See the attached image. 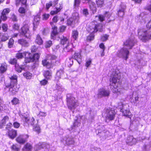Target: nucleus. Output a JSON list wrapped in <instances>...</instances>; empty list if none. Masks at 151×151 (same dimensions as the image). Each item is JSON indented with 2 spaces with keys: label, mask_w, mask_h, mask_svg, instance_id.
<instances>
[{
  "label": "nucleus",
  "mask_w": 151,
  "mask_h": 151,
  "mask_svg": "<svg viewBox=\"0 0 151 151\" xmlns=\"http://www.w3.org/2000/svg\"><path fill=\"white\" fill-rule=\"evenodd\" d=\"M17 76L15 75H13L10 77V82L5 83L4 89L5 91L10 92L12 95L17 93L18 90V88L17 86Z\"/></svg>",
  "instance_id": "1"
},
{
  "label": "nucleus",
  "mask_w": 151,
  "mask_h": 151,
  "mask_svg": "<svg viewBox=\"0 0 151 151\" xmlns=\"http://www.w3.org/2000/svg\"><path fill=\"white\" fill-rule=\"evenodd\" d=\"M147 29L138 30L139 38L143 41H145L151 39V19L146 25Z\"/></svg>",
  "instance_id": "2"
},
{
  "label": "nucleus",
  "mask_w": 151,
  "mask_h": 151,
  "mask_svg": "<svg viewBox=\"0 0 151 151\" xmlns=\"http://www.w3.org/2000/svg\"><path fill=\"white\" fill-rule=\"evenodd\" d=\"M120 78V73H117L116 71H113L111 75L110 80L111 82L112 83V85H111V89L113 92L114 93H117L118 92H120V90L119 89V88L118 86L116 85V84L117 85L119 81V79Z\"/></svg>",
  "instance_id": "3"
},
{
  "label": "nucleus",
  "mask_w": 151,
  "mask_h": 151,
  "mask_svg": "<svg viewBox=\"0 0 151 151\" xmlns=\"http://www.w3.org/2000/svg\"><path fill=\"white\" fill-rule=\"evenodd\" d=\"M67 102L68 108L74 112L73 109H74L78 106L76 101L75 98L71 94H68L67 95Z\"/></svg>",
  "instance_id": "4"
},
{
  "label": "nucleus",
  "mask_w": 151,
  "mask_h": 151,
  "mask_svg": "<svg viewBox=\"0 0 151 151\" xmlns=\"http://www.w3.org/2000/svg\"><path fill=\"white\" fill-rule=\"evenodd\" d=\"M60 142L62 145H74L75 142L74 139L71 136L67 135L60 140Z\"/></svg>",
  "instance_id": "5"
},
{
  "label": "nucleus",
  "mask_w": 151,
  "mask_h": 151,
  "mask_svg": "<svg viewBox=\"0 0 151 151\" xmlns=\"http://www.w3.org/2000/svg\"><path fill=\"white\" fill-rule=\"evenodd\" d=\"M106 121H111L113 120L115 117L116 113L114 110L110 109H106Z\"/></svg>",
  "instance_id": "6"
},
{
  "label": "nucleus",
  "mask_w": 151,
  "mask_h": 151,
  "mask_svg": "<svg viewBox=\"0 0 151 151\" xmlns=\"http://www.w3.org/2000/svg\"><path fill=\"white\" fill-rule=\"evenodd\" d=\"M129 54V52L128 49L124 46L117 52V56L120 58H121L127 60L128 58Z\"/></svg>",
  "instance_id": "7"
},
{
  "label": "nucleus",
  "mask_w": 151,
  "mask_h": 151,
  "mask_svg": "<svg viewBox=\"0 0 151 151\" xmlns=\"http://www.w3.org/2000/svg\"><path fill=\"white\" fill-rule=\"evenodd\" d=\"M29 26L27 24L24 25L22 28L20 32L21 34L27 38L31 36V33L29 30Z\"/></svg>",
  "instance_id": "8"
},
{
  "label": "nucleus",
  "mask_w": 151,
  "mask_h": 151,
  "mask_svg": "<svg viewBox=\"0 0 151 151\" xmlns=\"http://www.w3.org/2000/svg\"><path fill=\"white\" fill-rule=\"evenodd\" d=\"M102 25L101 24H94L92 27L90 26L88 27L87 29V30L90 33H94L97 31H101V30Z\"/></svg>",
  "instance_id": "9"
},
{
  "label": "nucleus",
  "mask_w": 151,
  "mask_h": 151,
  "mask_svg": "<svg viewBox=\"0 0 151 151\" xmlns=\"http://www.w3.org/2000/svg\"><path fill=\"white\" fill-rule=\"evenodd\" d=\"M135 40L133 37H131L127 40L124 43L125 47L127 48L128 49H130L134 46V44L136 42Z\"/></svg>",
  "instance_id": "10"
},
{
  "label": "nucleus",
  "mask_w": 151,
  "mask_h": 151,
  "mask_svg": "<svg viewBox=\"0 0 151 151\" xmlns=\"http://www.w3.org/2000/svg\"><path fill=\"white\" fill-rule=\"evenodd\" d=\"M109 94L110 92L109 90L104 89H100L98 91L97 94L98 97L99 98L102 97L108 96H109Z\"/></svg>",
  "instance_id": "11"
},
{
  "label": "nucleus",
  "mask_w": 151,
  "mask_h": 151,
  "mask_svg": "<svg viewBox=\"0 0 151 151\" xmlns=\"http://www.w3.org/2000/svg\"><path fill=\"white\" fill-rule=\"evenodd\" d=\"M47 60H51V55H47L46 57V59L42 61L43 65L46 66L47 68H49L51 67L52 64L50 63L47 61Z\"/></svg>",
  "instance_id": "12"
},
{
  "label": "nucleus",
  "mask_w": 151,
  "mask_h": 151,
  "mask_svg": "<svg viewBox=\"0 0 151 151\" xmlns=\"http://www.w3.org/2000/svg\"><path fill=\"white\" fill-rule=\"evenodd\" d=\"M126 142L127 145L131 146L135 144L137 141L136 139L134 138L133 136H130L127 137Z\"/></svg>",
  "instance_id": "13"
},
{
  "label": "nucleus",
  "mask_w": 151,
  "mask_h": 151,
  "mask_svg": "<svg viewBox=\"0 0 151 151\" xmlns=\"http://www.w3.org/2000/svg\"><path fill=\"white\" fill-rule=\"evenodd\" d=\"M28 137L27 135H21L16 138V140L20 144H23L26 142V139Z\"/></svg>",
  "instance_id": "14"
},
{
  "label": "nucleus",
  "mask_w": 151,
  "mask_h": 151,
  "mask_svg": "<svg viewBox=\"0 0 151 151\" xmlns=\"http://www.w3.org/2000/svg\"><path fill=\"white\" fill-rule=\"evenodd\" d=\"M10 9L9 8L4 9L2 11L0 18L3 21H5L7 19L6 15L8 14L10 11Z\"/></svg>",
  "instance_id": "15"
},
{
  "label": "nucleus",
  "mask_w": 151,
  "mask_h": 151,
  "mask_svg": "<svg viewBox=\"0 0 151 151\" xmlns=\"http://www.w3.org/2000/svg\"><path fill=\"white\" fill-rule=\"evenodd\" d=\"M8 137L12 139H14L17 135V131L12 129L9 131H7Z\"/></svg>",
  "instance_id": "16"
},
{
  "label": "nucleus",
  "mask_w": 151,
  "mask_h": 151,
  "mask_svg": "<svg viewBox=\"0 0 151 151\" xmlns=\"http://www.w3.org/2000/svg\"><path fill=\"white\" fill-rule=\"evenodd\" d=\"M58 37L60 40L61 44L63 45H67V44L70 43L69 40L68 39L63 35H58Z\"/></svg>",
  "instance_id": "17"
},
{
  "label": "nucleus",
  "mask_w": 151,
  "mask_h": 151,
  "mask_svg": "<svg viewBox=\"0 0 151 151\" xmlns=\"http://www.w3.org/2000/svg\"><path fill=\"white\" fill-rule=\"evenodd\" d=\"M40 18L39 16L37 15L35 17L33 23V30L35 31L37 28L39 23Z\"/></svg>",
  "instance_id": "18"
},
{
  "label": "nucleus",
  "mask_w": 151,
  "mask_h": 151,
  "mask_svg": "<svg viewBox=\"0 0 151 151\" xmlns=\"http://www.w3.org/2000/svg\"><path fill=\"white\" fill-rule=\"evenodd\" d=\"M109 133V132L107 130H104V132L97 133V134L101 140H103L106 138Z\"/></svg>",
  "instance_id": "19"
},
{
  "label": "nucleus",
  "mask_w": 151,
  "mask_h": 151,
  "mask_svg": "<svg viewBox=\"0 0 151 151\" xmlns=\"http://www.w3.org/2000/svg\"><path fill=\"white\" fill-rule=\"evenodd\" d=\"M9 119V117L7 116H4L3 119L0 122V128H3L5 125L6 122L8 121Z\"/></svg>",
  "instance_id": "20"
},
{
  "label": "nucleus",
  "mask_w": 151,
  "mask_h": 151,
  "mask_svg": "<svg viewBox=\"0 0 151 151\" xmlns=\"http://www.w3.org/2000/svg\"><path fill=\"white\" fill-rule=\"evenodd\" d=\"M73 45L70 43L64 46L63 49V51L65 52H70L72 51V47Z\"/></svg>",
  "instance_id": "21"
},
{
  "label": "nucleus",
  "mask_w": 151,
  "mask_h": 151,
  "mask_svg": "<svg viewBox=\"0 0 151 151\" xmlns=\"http://www.w3.org/2000/svg\"><path fill=\"white\" fill-rule=\"evenodd\" d=\"M73 58L76 60L79 63H80L81 60V56L80 53L75 52L72 56Z\"/></svg>",
  "instance_id": "22"
},
{
  "label": "nucleus",
  "mask_w": 151,
  "mask_h": 151,
  "mask_svg": "<svg viewBox=\"0 0 151 151\" xmlns=\"http://www.w3.org/2000/svg\"><path fill=\"white\" fill-rule=\"evenodd\" d=\"M89 6L93 13L94 14L96 12V8L95 4L91 1L89 2Z\"/></svg>",
  "instance_id": "23"
},
{
  "label": "nucleus",
  "mask_w": 151,
  "mask_h": 151,
  "mask_svg": "<svg viewBox=\"0 0 151 151\" xmlns=\"http://www.w3.org/2000/svg\"><path fill=\"white\" fill-rule=\"evenodd\" d=\"M123 106L122 109H121V111L122 112L123 115L128 117H130L131 113L129 109H125Z\"/></svg>",
  "instance_id": "24"
},
{
  "label": "nucleus",
  "mask_w": 151,
  "mask_h": 151,
  "mask_svg": "<svg viewBox=\"0 0 151 151\" xmlns=\"http://www.w3.org/2000/svg\"><path fill=\"white\" fill-rule=\"evenodd\" d=\"M104 130H107L105 128L104 125L102 124L99 125L97 127V129L96 130V133H100L104 131Z\"/></svg>",
  "instance_id": "25"
},
{
  "label": "nucleus",
  "mask_w": 151,
  "mask_h": 151,
  "mask_svg": "<svg viewBox=\"0 0 151 151\" xmlns=\"http://www.w3.org/2000/svg\"><path fill=\"white\" fill-rule=\"evenodd\" d=\"M83 116L80 117L79 120V119L78 118L73 123V125L72 127V130L73 129H75L76 127H78L80 125V122L81 121L80 120L81 119H82Z\"/></svg>",
  "instance_id": "26"
},
{
  "label": "nucleus",
  "mask_w": 151,
  "mask_h": 151,
  "mask_svg": "<svg viewBox=\"0 0 151 151\" xmlns=\"http://www.w3.org/2000/svg\"><path fill=\"white\" fill-rule=\"evenodd\" d=\"M7 66L6 63H3L0 66V73H3L7 70Z\"/></svg>",
  "instance_id": "27"
},
{
  "label": "nucleus",
  "mask_w": 151,
  "mask_h": 151,
  "mask_svg": "<svg viewBox=\"0 0 151 151\" xmlns=\"http://www.w3.org/2000/svg\"><path fill=\"white\" fill-rule=\"evenodd\" d=\"M151 146V142L146 143L143 146L142 151H149Z\"/></svg>",
  "instance_id": "28"
},
{
  "label": "nucleus",
  "mask_w": 151,
  "mask_h": 151,
  "mask_svg": "<svg viewBox=\"0 0 151 151\" xmlns=\"http://www.w3.org/2000/svg\"><path fill=\"white\" fill-rule=\"evenodd\" d=\"M18 43L24 47H28L29 45L28 42L24 39H20L18 40Z\"/></svg>",
  "instance_id": "29"
},
{
  "label": "nucleus",
  "mask_w": 151,
  "mask_h": 151,
  "mask_svg": "<svg viewBox=\"0 0 151 151\" xmlns=\"http://www.w3.org/2000/svg\"><path fill=\"white\" fill-rule=\"evenodd\" d=\"M130 101L132 104L134 105L137 106L139 104V97L137 96L135 97L134 99H131Z\"/></svg>",
  "instance_id": "30"
},
{
  "label": "nucleus",
  "mask_w": 151,
  "mask_h": 151,
  "mask_svg": "<svg viewBox=\"0 0 151 151\" xmlns=\"http://www.w3.org/2000/svg\"><path fill=\"white\" fill-rule=\"evenodd\" d=\"M44 75L46 78L47 79H50L52 77V73L51 71L47 70L45 71Z\"/></svg>",
  "instance_id": "31"
},
{
  "label": "nucleus",
  "mask_w": 151,
  "mask_h": 151,
  "mask_svg": "<svg viewBox=\"0 0 151 151\" xmlns=\"http://www.w3.org/2000/svg\"><path fill=\"white\" fill-rule=\"evenodd\" d=\"M53 31H52L51 34V37L53 39L55 38V36H56L58 34L57 28V27L54 26L53 27H52Z\"/></svg>",
  "instance_id": "32"
},
{
  "label": "nucleus",
  "mask_w": 151,
  "mask_h": 151,
  "mask_svg": "<svg viewBox=\"0 0 151 151\" xmlns=\"http://www.w3.org/2000/svg\"><path fill=\"white\" fill-rule=\"evenodd\" d=\"M35 42L37 44L40 45L42 44L43 41L39 35H37L36 37V39L35 40Z\"/></svg>",
  "instance_id": "33"
},
{
  "label": "nucleus",
  "mask_w": 151,
  "mask_h": 151,
  "mask_svg": "<svg viewBox=\"0 0 151 151\" xmlns=\"http://www.w3.org/2000/svg\"><path fill=\"white\" fill-rule=\"evenodd\" d=\"M27 54H29L28 52H24L22 53H18L16 55V57L18 59L22 58L24 56L26 57Z\"/></svg>",
  "instance_id": "34"
},
{
  "label": "nucleus",
  "mask_w": 151,
  "mask_h": 151,
  "mask_svg": "<svg viewBox=\"0 0 151 151\" xmlns=\"http://www.w3.org/2000/svg\"><path fill=\"white\" fill-rule=\"evenodd\" d=\"M29 57V58L27 57V56H26L25 58V63H29L30 62H33V59L32 58L31 54L30 53H29V54H27Z\"/></svg>",
  "instance_id": "35"
},
{
  "label": "nucleus",
  "mask_w": 151,
  "mask_h": 151,
  "mask_svg": "<svg viewBox=\"0 0 151 151\" xmlns=\"http://www.w3.org/2000/svg\"><path fill=\"white\" fill-rule=\"evenodd\" d=\"M78 18L77 17H73L68 19L67 24L68 25H71L72 23L74 22L75 20L77 19Z\"/></svg>",
  "instance_id": "36"
},
{
  "label": "nucleus",
  "mask_w": 151,
  "mask_h": 151,
  "mask_svg": "<svg viewBox=\"0 0 151 151\" xmlns=\"http://www.w3.org/2000/svg\"><path fill=\"white\" fill-rule=\"evenodd\" d=\"M32 146L29 144L27 143L25 145L23 149V151H30Z\"/></svg>",
  "instance_id": "37"
},
{
  "label": "nucleus",
  "mask_w": 151,
  "mask_h": 151,
  "mask_svg": "<svg viewBox=\"0 0 151 151\" xmlns=\"http://www.w3.org/2000/svg\"><path fill=\"white\" fill-rule=\"evenodd\" d=\"M125 8H121L120 9H119L118 11V15L120 17H122L124 14V11Z\"/></svg>",
  "instance_id": "38"
},
{
  "label": "nucleus",
  "mask_w": 151,
  "mask_h": 151,
  "mask_svg": "<svg viewBox=\"0 0 151 151\" xmlns=\"http://www.w3.org/2000/svg\"><path fill=\"white\" fill-rule=\"evenodd\" d=\"M78 33L77 31L74 30L73 31L72 36L75 40H76L78 38Z\"/></svg>",
  "instance_id": "39"
},
{
  "label": "nucleus",
  "mask_w": 151,
  "mask_h": 151,
  "mask_svg": "<svg viewBox=\"0 0 151 151\" xmlns=\"http://www.w3.org/2000/svg\"><path fill=\"white\" fill-rule=\"evenodd\" d=\"M22 119L25 122L24 124V126H28V122L29 120V118L27 117L23 116Z\"/></svg>",
  "instance_id": "40"
},
{
  "label": "nucleus",
  "mask_w": 151,
  "mask_h": 151,
  "mask_svg": "<svg viewBox=\"0 0 151 151\" xmlns=\"http://www.w3.org/2000/svg\"><path fill=\"white\" fill-rule=\"evenodd\" d=\"M61 6L60 4L59 7H56V10L55 11H52L50 12V14L52 15H53L54 14L57 13L58 12H59L61 9Z\"/></svg>",
  "instance_id": "41"
},
{
  "label": "nucleus",
  "mask_w": 151,
  "mask_h": 151,
  "mask_svg": "<svg viewBox=\"0 0 151 151\" xmlns=\"http://www.w3.org/2000/svg\"><path fill=\"white\" fill-rule=\"evenodd\" d=\"M27 0H16V4L18 6L21 3L23 5H25L26 3Z\"/></svg>",
  "instance_id": "42"
},
{
  "label": "nucleus",
  "mask_w": 151,
  "mask_h": 151,
  "mask_svg": "<svg viewBox=\"0 0 151 151\" xmlns=\"http://www.w3.org/2000/svg\"><path fill=\"white\" fill-rule=\"evenodd\" d=\"M63 73L64 71L63 70L60 69L56 73V75L57 76L59 79L63 75Z\"/></svg>",
  "instance_id": "43"
},
{
  "label": "nucleus",
  "mask_w": 151,
  "mask_h": 151,
  "mask_svg": "<svg viewBox=\"0 0 151 151\" xmlns=\"http://www.w3.org/2000/svg\"><path fill=\"white\" fill-rule=\"evenodd\" d=\"M15 69L16 71L18 73L21 72L22 68L18 64H16L15 65Z\"/></svg>",
  "instance_id": "44"
},
{
  "label": "nucleus",
  "mask_w": 151,
  "mask_h": 151,
  "mask_svg": "<svg viewBox=\"0 0 151 151\" xmlns=\"http://www.w3.org/2000/svg\"><path fill=\"white\" fill-rule=\"evenodd\" d=\"M23 76L27 79H30L32 76V74L29 72L24 73Z\"/></svg>",
  "instance_id": "45"
},
{
  "label": "nucleus",
  "mask_w": 151,
  "mask_h": 151,
  "mask_svg": "<svg viewBox=\"0 0 151 151\" xmlns=\"http://www.w3.org/2000/svg\"><path fill=\"white\" fill-rule=\"evenodd\" d=\"M32 58L33 59V61H36L38 60L40 55L38 53L35 54L33 55H31Z\"/></svg>",
  "instance_id": "46"
},
{
  "label": "nucleus",
  "mask_w": 151,
  "mask_h": 151,
  "mask_svg": "<svg viewBox=\"0 0 151 151\" xmlns=\"http://www.w3.org/2000/svg\"><path fill=\"white\" fill-rule=\"evenodd\" d=\"M96 2L98 7H101L104 3V0H96Z\"/></svg>",
  "instance_id": "47"
},
{
  "label": "nucleus",
  "mask_w": 151,
  "mask_h": 151,
  "mask_svg": "<svg viewBox=\"0 0 151 151\" xmlns=\"http://www.w3.org/2000/svg\"><path fill=\"white\" fill-rule=\"evenodd\" d=\"M17 59L16 58H11L9 61V63L10 64L12 65H15L16 64H17Z\"/></svg>",
  "instance_id": "48"
},
{
  "label": "nucleus",
  "mask_w": 151,
  "mask_h": 151,
  "mask_svg": "<svg viewBox=\"0 0 151 151\" xmlns=\"http://www.w3.org/2000/svg\"><path fill=\"white\" fill-rule=\"evenodd\" d=\"M11 149L13 151H19V150L18 145L16 144L13 145L11 147Z\"/></svg>",
  "instance_id": "49"
},
{
  "label": "nucleus",
  "mask_w": 151,
  "mask_h": 151,
  "mask_svg": "<svg viewBox=\"0 0 151 151\" xmlns=\"http://www.w3.org/2000/svg\"><path fill=\"white\" fill-rule=\"evenodd\" d=\"M14 43V40L12 38H10L9 40L8 43V46L9 47L11 48L13 46Z\"/></svg>",
  "instance_id": "50"
},
{
  "label": "nucleus",
  "mask_w": 151,
  "mask_h": 151,
  "mask_svg": "<svg viewBox=\"0 0 151 151\" xmlns=\"http://www.w3.org/2000/svg\"><path fill=\"white\" fill-rule=\"evenodd\" d=\"M19 100L17 98H14L12 101V104L16 105L19 103Z\"/></svg>",
  "instance_id": "51"
},
{
  "label": "nucleus",
  "mask_w": 151,
  "mask_h": 151,
  "mask_svg": "<svg viewBox=\"0 0 151 151\" xmlns=\"http://www.w3.org/2000/svg\"><path fill=\"white\" fill-rule=\"evenodd\" d=\"M52 42L50 40L47 41L45 42V47L46 48L50 47L52 45Z\"/></svg>",
  "instance_id": "52"
},
{
  "label": "nucleus",
  "mask_w": 151,
  "mask_h": 151,
  "mask_svg": "<svg viewBox=\"0 0 151 151\" xmlns=\"http://www.w3.org/2000/svg\"><path fill=\"white\" fill-rule=\"evenodd\" d=\"M33 130L34 131L37 132L38 133L40 132V128L39 126L37 125L34 126L33 127Z\"/></svg>",
  "instance_id": "53"
},
{
  "label": "nucleus",
  "mask_w": 151,
  "mask_h": 151,
  "mask_svg": "<svg viewBox=\"0 0 151 151\" xmlns=\"http://www.w3.org/2000/svg\"><path fill=\"white\" fill-rule=\"evenodd\" d=\"M94 36L93 34H91L87 37V39L88 40L91 41L93 39Z\"/></svg>",
  "instance_id": "54"
},
{
  "label": "nucleus",
  "mask_w": 151,
  "mask_h": 151,
  "mask_svg": "<svg viewBox=\"0 0 151 151\" xmlns=\"http://www.w3.org/2000/svg\"><path fill=\"white\" fill-rule=\"evenodd\" d=\"M108 35H105L101 37V40L102 41H105L108 39Z\"/></svg>",
  "instance_id": "55"
},
{
  "label": "nucleus",
  "mask_w": 151,
  "mask_h": 151,
  "mask_svg": "<svg viewBox=\"0 0 151 151\" xmlns=\"http://www.w3.org/2000/svg\"><path fill=\"white\" fill-rule=\"evenodd\" d=\"M39 149H40L41 148H43L45 147L46 148H48L49 147V145H46V144L45 143H43L40 146H39Z\"/></svg>",
  "instance_id": "56"
},
{
  "label": "nucleus",
  "mask_w": 151,
  "mask_h": 151,
  "mask_svg": "<svg viewBox=\"0 0 151 151\" xmlns=\"http://www.w3.org/2000/svg\"><path fill=\"white\" fill-rule=\"evenodd\" d=\"M13 126L15 128H18L20 127V124L16 122H14L13 123Z\"/></svg>",
  "instance_id": "57"
},
{
  "label": "nucleus",
  "mask_w": 151,
  "mask_h": 151,
  "mask_svg": "<svg viewBox=\"0 0 151 151\" xmlns=\"http://www.w3.org/2000/svg\"><path fill=\"white\" fill-rule=\"evenodd\" d=\"M12 124L11 123H9L6 125V129L9 131L10 130L9 129L12 127Z\"/></svg>",
  "instance_id": "58"
},
{
  "label": "nucleus",
  "mask_w": 151,
  "mask_h": 151,
  "mask_svg": "<svg viewBox=\"0 0 151 151\" xmlns=\"http://www.w3.org/2000/svg\"><path fill=\"white\" fill-rule=\"evenodd\" d=\"M47 83V81L45 79L43 80L40 81V83L41 85H45Z\"/></svg>",
  "instance_id": "59"
},
{
  "label": "nucleus",
  "mask_w": 151,
  "mask_h": 151,
  "mask_svg": "<svg viewBox=\"0 0 151 151\" xmlns=\"http://www.w3.org/2000/svg\"><path fill=\"white\" fill-rule=\"evenodd\" d=\"M98 17V19L101 22H102L105 20V17L103 15H99Z\"/></svg>",
  "instance_id": "60"
},
{
  "label": "nucleus",
  "mask_w": 151,
  "mask_h": 151,
  "mask_svg": "<svg viewBox=\"0 0 151 151\" xmlns=\"http://www.w3.org/2000/svg\"><path fill=\"white\" fill-rule=\"evenodd\" d=\"M18 11L20 13L23 14L25 13V9L23 7H21L19 9Z\"/></svg>",
  "instance_id": "61"
},
{
  "label": "nucleus",
  "mask_w": 151,
  "mask_h": 151,
  "mask_svg": "<svg viewBox=\"0 0 151 151\" xmlns=\"http://www.w3.org/2000/svg\"><path fill=\"white\" fill-rule=\"evenodd\" d=\"M49 16L50 15L49 14H44L43 15V20H46L48 18Z\"/></svg>",
  "instance_id": "62"
},
{
  "label": "nucleus",
  "mask_w": 151,
  "mask_h": 151,
  "mask_svg": "<svg viewBox=\"0 0 151 151\" xmlns=\"http://www.w3.org/2000/svg\"><path fill=\"white\" fill-rule=\"evenodd\" d=\"M46 113L45 112L40 111L39 114H38L37 116H41L45 117L46 116Z\"/></svg>",
  "instance_id": "63"
},
{
  "label": "nucleus",
  "mask_w": 151,
  "mask_h": 151,
  "mask_svg": "<svg viewBox=\"0 0 151 151\" xmlns=\"http://www.w3.org/2000/svg\"><path fill=\"white\" fill-rule=\"evenodd\" d=\"M91 62V60L90 59L86 61V66L87 67H88L90 65Z\"/></svg>",
  "instance_id": "64"
}]
</instances>
